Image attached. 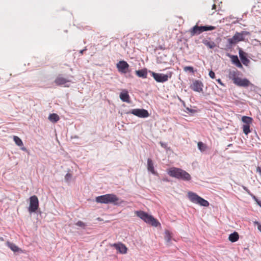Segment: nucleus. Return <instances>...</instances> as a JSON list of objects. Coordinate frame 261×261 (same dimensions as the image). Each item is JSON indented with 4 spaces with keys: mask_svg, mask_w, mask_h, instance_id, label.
<instances>
[{
    "mask_svg": "<svg viewBox=\"0 0 261 261\" xmlns=\"http://www.w3.org/2000/svg\"><path fill=\"white\" fill-rule=\"evenodd\" d=\"M168 174L171 177L184 181H189L191 175L186 171L178 168L172 167L168 170Z\"/></svg>",
    "mask_w": 261,
    "mask_h": 261,
    "instance_id": "1",
    "label": "nucleus"
},
{
    "mask_svg": "<svg viewBox=\"0 0 261 261\" xmlns=\"http://www.w3.org/2000/svg\"><path fill=\"white\" fill-rule=\"evenodd\" d=\"M119 201L120 199L114 194H107L97 196L95 198V201L97 203L103 204L118 205L121 203Z\"/></svg>",
    "mask_w": 261,
    "mask_h": 261,
    "instance_id": "2",
    "label": "nucleus"
},
{
    "mask_svg": "<svg viewBox=\"0 0 261 261\" xmlns=\"http://www.w3.org/2000/svg\"><path fill=\"white\" fill-rule=\"evenodd\" d=\"M136 214L138 217L144 221L146 223L153 226L157 227L158 225H161L159 222L153 217L143 211H137Z\"/></svg>",
    "mask_w": 261,
    "mask_h": 261,
    "instance_id": "3",
    "label": "nucleus"
},
{
    "mask_svg": "<svg viewBox=\"0 0 261 261\" xmlns=\"http://www.w3.org/2000/svg\"><path fill=\"white\" fill-rule=\"evenodd\" d=\"M188 197L189 200L194 203L205 207L209 205V202L207 200L204 199L194 192H189Z\"/></svg>",
    "mask_w": 261,
    "mask_h": 261,
    "instance_id": "4",
    "label": "nucleus"
},
{
    "mask_svg": "<svg viewBox=\"0 0 261 261\" xmlns=\"http://www.w3.org/2000/svg\"><path fill=\"white\" fill-rule=\"evenodd\" d=\"M248 34L249 33L246 31H242L241 33H236L232 38L227 39L228 44L227 46L228 47H230L233 44H235L241 41H243L244 40L245 35Z\"/></svg>",
    "mask_w": 261,
    "mask_h": 261,
    "instance_id": "5",
    "label": "nucleus"
},
{
    "mask_svg": "<svg viewBox=\"0 0 261 261\" xmlns=\"http://www.w3.org/2000/svg\"><path fill=\"white\" fill-rule=\"evenodd\" d=\"M151 76L153 77L154 80L158 83H165L168 81L169 78L172 76V73L169 72L167 74L158 73L153 71H149Z\"/></svg>",
    "mask_w": 261,
    "mask_h": 261,
    "instance_id": "6",
    "label": "nucleus"
},
{
    "mask_svg": "<svg viewBox=\"0 0 261 261\" xmlns=\"http://www.w3.org/2000/svg\"><path fill=\"white\" fill-rule=\"evenodd\" d=\"M39 207V200L37 197L35 195L30 197V205L28 207V211L30 213L35 212Z\"/></svg>",
    "mask_w": 261,
    "mask_h": 261,
    "instance_id": "7",
    "label": "nucleus"
},
{
    "mask_svg": "<svg viewBox=\"0 0 261 261\" xmlns=\"http://www.w3.org/2000/svg\"><path fill=\"white\" fill-rule=\"evenodd\" d=\"M233 83L240 87H247L250 86H253V85L247 79H241L239 77L233 78Z\"/></svg>",
    "mask_w": 261,
    "mask_h": 261,
    "instance_id": "8",
    "label": "nucleus"
},
{
    "mask_svg": "<svg viewBox=\"0 0 261 261\" xmlns=\"http://www.w3.org/2000/svg\"><path fill=\"white\" fill-rule=\"evenodd\" d=\"M127 114H132L140 118H147L149 116L148 111L143 109H135L128 112Z\"/></svg>",
    "mask_w": 261,
    "mask_h": 261,
    "instance_id": "9",
    "label": "nucleus"
},
{
    "mask_svg": "<svg viewBox=\"0 0 261 261\" xmlns=\"http://www.w3.org/2000/svg\"><path fill=\"white\" fill-rule=\"evenodd\" d=\"M71 82V80L63 77L61 75H59L55 80V83L56 85L59 86H61L63 85H65V87H69V85L66 84L68 83Z\"/></svg>",
    "mask_w": 261,
    "mask_h": 261,
    "instance_id": "10",
    "label": "nucleus"
},
{
    "mask_svg": "<svg viewBox=\"0 0 261 261\" xmlns=\"http://www.w3.org/2000/svg\"><path fill=\"white\" fill-rule=\"evenodd\" d=\"M117 67L119 72L125 73L127 72L129 65L126 61H121L117 64Z\"/></svg>",
    "mask_w": 261,
    "mask_h": 261,
    "instance_id": "11",
    "label": "nucleus"
},
{
    "mask_svg": "<svg viewBox=\"0 0 261 261\" xmlns=\"http://www.w3.org/2000/svg\"><path fill=\"white\" fill-rule=\"evenodd\" d=\"M203 83L199 80H195L191 86V89L196 92H200L202 91Z\"/></svg>",
    "mask_w": 261,
    "mask_h": 261,
    "instance_id": "12",
    "label": "nucleus"
},
{
    "mask_svg": "<svg viewBox=\"0 0 261 261\" xmlns=\"http://www.w3.org/2000/svg\"><path fill=\"white\" fill-rule=\"evenodd\" d=\"M239 54L242 63L244 65L247 66L250 62V60L246 57V53L241 49H240Z\"/></svg>",
    "mask_w": 261,
    "mask_h": 261,
    "instance_id": "13",
    "label": "nucleus"
},
{
    "mask_svg": "<svg viewBox=\"0 0 261 261\" xmlns=\"http://www.w3.org/2000/svg\"><path fill=\"white\" fill-rule=\"evenodd\" d=\"M201 26H198L197 25H195L192 28H191L189 32L192 36H194L195 35H199L202 33Z\"/></svg>",
    "mask_w": 261,
    "mask_h": 261,
    "instance_id": "14",
    "label": "nucleus"
},
{
    "mask_svg": "<svg viewBox=\"0 0 261 261\" xmlns=\"http://www.w3.org/2000/svg\"><path fill=\"white\" fill-rule=\"evenodd\" d=\"M113 246L120 253L125 254L127 252L126 247L122 243L114 244Z\"/></svg>",
    "mask_w": 261,
    "mask_h": 261,
    "instance_id": "15",
    "label": "nucleus"
},
{
    "mask_svg": "<svg viewBox=\"0 0 261 261\" xmlns=\"http://www.w3.org/2000/svg\"><path fill=\"white\" fill-rule=\"evenodd\" d=\"M232 62L238 67L242 68L243 66L240 62L237 56L232 55L230 56Z\"/></svg>",
    "mask_w": 261,
    "mask_h": 261,
    "instance_id": "16",
    "label": "nucleus"
},
{
    "mask_svg": "<svg viewBox=\"0 0 261 261\" xmlns=\"http://www.w3.org/2000/svg\"><path fill=\"white\" fill-rule=\"evenodd\" d=\"M147 169L153 174L156 175L157 173L154 170L153 162L150 159L147 160Z\"/></svg>",
    "mask_w": 261,
    "mask_h": 261,
    "instance_id": "17",
    "label": "nucleus"
},
{
    "mask_svg": "<svg viewBox=\"0 0 261 261\" xmlns=\"http://www.w3.org/2000/svg\"><path fill=\"white\" fill-rule=\"evenodd\" d=\"M120 98L122 101L129 102V96L127 91H125L123 92H121L120 94Z\"/></svg>",
    "mask_w": 261,
    "mask_h": 261,
    "instance_id": "18",
    "label": "nucleus"
},
{
    "mask_svg": "<svg viewBox=\"0 0 261 261\" xmlns=\"http://www.w3.org/2000/svg\"><path fill=\"white\" fill-rule=\"evenodd\" d=\"M136 73L139 77L145 79L147 77V70L145 68L139 70H136Z\"/></svg>",
    "mask_w": 261,
    "mask_h": 261,
    "instance_id": "19",
    "label": "nucleus"
},
{
    "mask_svg": "<svg viewBox=\"0 0 261 261\" xmlns=\"http://www.w3.org/2000/svg\"><path fill=\"white\" fill-rule=\"evenodd\" d=\"M239 238V234L237 232H233L229 236V240L231 242H235L238 240Z\"/></svg>",
    "mask_w": 261,
    "mask_h": 261,
    "instance_id": "20",
    "label": "nucleus"
},
{
    "mask_svg": "<svg viewBox=\"0 0 261 261\" xmlns=\"http://www.w3.org/2000/svg\"><path fill=\"white\" fill-rule=\"evenodd\" d=\"M7 245L14 252L21 250L15 244L10 242H7Z\"/></svg>",
    "mask_w": 261,
    "mask_h": 261,
    "instance_id": "21",
    "label": "nucleus"
},
{
    "mask_svg": "<svg viewBox=\"0 0 261 261\" xmlns=\"http://www.w3.org/2000/svg\"><path fill=\"white\" fill-rule=\"evenodd\" d=\"M242 121L245 123L244 125H250L252 123L253 119L251 117L244 116L242 117Z\"/></svg>",
    "mask_w": 261,
    "mask_h": 261,
    "instance_id": "22",
    "label": "nucleus"
},
{
    "mask_svg": "<svg viewBox=\"0 0 261 261\" xmlns=\"http://www.w3.org/2000/svg\"><path fill=\"white\" fill-rule=\"evenodd\" d=\"M48 119L53 123L57 122L59 120V116L55 114H51L49 115L48 117Z\"/></svg>",
    "mask_w": 261,
    "mask_h": 261,
    "instance_id": "23",
    "label": "nucleus"
},
{
    "mask_svg": "<svg viewBox=\"0 0 261 261\" xmlns=\"http://www.w3.org/2000/svg\"><path fill=\"white\" fill-rule=\"evenodd\" d=\"M203 43L210 48H214L216 46V44L213 41H209L206 40H203Z\"/></svg>",
    "mask_w": 261,
    "mask_h": 261,
    "instance_id": "24",
    "label": "nucleus"
},
{
    "mask_svg": "<svg viewBox=\"0 0 261 261\" xmlns=\"http://www.w3.org/2000/svg\"><path fill=\"white\" fill-rule=\"evenodd\" d=\"M13 140L15 142V143H16V144L17 145H18V146H23V142H22V140H21V139L19 138L18 137L14 136L13 137Z\"/></svg>",
    "mask_w": 261,
    "mask_h": 261,
    "instance_id": "25",
    "label": "nucleus"
},
{
    "mask_svg": "<svg viewBox=\"0 0 261 261\" xmlns=\"http://www.w3.org/2000/svg\"><path fill=\"white\" fill-rule=\"evenodd\" d=\"M201 27L202 32L205 31H212L216 29L215 27L212 25L201 26Z\"/></svg>",
    "mask_w": 261,
    "mask_h": 261,
    "instance_id": "26",
    "label": "nucleus"
},
{
    "mask_svg": "<svg viewBox=\"0 0 261 261\" xmlns=\"http://www.w3.org/2000/svg\"><path fill=\"white\" fill-rule=\"evenodd\" d=\"M198 148L201 152L204 151L206 149V146L202 142H199L197 144Z\"/></svg>",
    "mask_w": 261,
    "mask_h": 261,
    "instance_id": "27",
    "label": "nucleus"
},
{
    "mask_svg": "<svg viewBox=\"0 0 261 261\" xmlns=\"http://www.w3.org/2000/svg\"><path fill=\"white\" fill-rule=\"evenodd\" d=\"M243 130L244 133L247 135L250 132V125H243Z\"/></svg>",
    "mask_w": 261,
    "mask_h": 261,
    "instance_id": "28",
    "label": "nucleus"
},
{
    "mask_svg": "<svg viewBox=\"0 0 261 261\" xmlns=\"http://www.w3.org/2000/svg\"><path fill=\"white\" fill-rule=\"evenodd\" d=\"M165 239L167 243H169L171 239V236L170 235V233L168 230H166L165 231Z\"/></svg>",
    "mask_w": 261,
    "mask_h": 261,
    "instance_id": "29",
    "label": "nucleus"
},
{
    "mask_svg": "<svg viewBox=\"0 0 261 261\" xmlns=\"http://www.w3.org/2000/svg\"><path fill=\"white\" fill-rule=\"evenodd\" d=\"M75 225L82 228H85L86 227V226H87V225L85 223H84L83 222H82L81 221H77L75 223Z\"/></svg>",
    "mask_w": 261,
    "mask_h": 261,
    "instance_id": "30",
    "label": "nucleus"
},
{
    "mask_svg": "<svg viewBox=\"0 0 261 261\" xmlns=\"http://www.w3.org/2000/svg\"><path fill=\"white\" fill-rule=\"evenodd\" d=\"M184 71H189L191 72H194V69L191 66H186L184 67Z\"/></svg>",
    "mask_w": 261,
    "mask_h": 261,
    "instance_id": "31",
    "label": "nucleus"
},
{
    "mask_svg": "<svg viewBox=\"0 0 261 261\" xmlns=\"http://www.w3.org/2000/svg\"><path fill=\"white\" fill-rule=\"evenodd\" d=\"M71 177H72L71 174L69 173H68L66 174V175L65 176V179L66 180V181H68L69 180H70Z\"/></svg>",
    "mask_w": 261,
    "mask_h": 261,
    "instance_id": "32",
    "label": "nucleus"
},
{
    "mask_svg": "<svg viewBox=\"0 0 261 261\" xmlns=\"http://www.w3.org/2000/svg\"><path fill=\"white\" fill-rule=\"evenodd\" d=\"M208 74H209V76H210V77L212 79H214L215 77V73L212 70H211L209 72Z\"/></svg>",
    "mask_w": 261,
    "mask_h": 261,
    "instance_id": "33",
    "label": "nucleus"
},
{
    "mask_svg": "<svg viewBox=\"0 0 261 261\" xmlns=\"http://www.w3.org/2000/svg\"><path fill=\"white\" fill-rule=\"evenodd\" d=\"M230 77L232 79L233 81V78L236 76V73L235 71H233L232 72L230 73Z\"/></svg>",
    "mask_w": 261,
    "mask_h": 261,
    "instance_id": "34",
    "label": "nucleus"
},
{
    "mask_svg": "<svg viewBox=\"0 0 261 261\" xmlns=\"http://www.w3.org/2000/svg\"><path fill=\"white\" fill-rule=\"evenodd\" d=\"M186 110L188 111L190 113H194L196 112L195 110L189 108H186Z\"/></svg>",
    "mask_w": 261,
    "mask_h": 261,
    "instance_id": "35",
    "label": "nucleus"
},
{
    "mask_svg": "<svg viewBox=\"0 0 261 261\" xmlns=\"http://www.w3.org/2000/svg\"><path fill=\"white\" fill-rule=\"evenodd\" d=\"M242 188L248 193V195L250 194L251 192L250 191V190H248V189L247 187L243 186Z\"/></svg>",
    "mask_w": 261,
    "mask_h": 261,
    "instance_id": "36",
    "label": "nucleus"
},
{
    "mask_svg": "<svg viewBox=\"0 0 261 261\" xmlns=\"http://www.w3.org/2000/svg\"><path fill=\"white\" fill-rule=\"evenodd\" d=\"M250 196L252 197V198L256 202L258 199L257 198V197L254 195L252 193L249 194Z\"/></svg>",
    "mask_w": 261,
    "mask_h": 261,
    "instance_id": "37",
    "label": "nucleus"
},
{
    "mask_svg": "<svg viewBox=\"0 0 261 261\" xmlns=\"http://www.w3.org/2000/svg\"><path fill=\"white\" fill-rule=\"evenodd\" d=\"M160 144L164 148H166L167 147L166 143H163L162 142H160Z\"/></svg>",
    "mask_w": 261,
    "mask_h": 261,
    "instance_id": "38",
    "label": "nucleus"
},
{
    "mask_svg": "<svg viewBox=\"0 0 261 261\" xmlns=\"http://www.w3.org/2000/svg\"><path fill=\"white\" fill-rule=\"evenodd\" d=\"M256 172L261 174V168L259 167H257L256 168Z\"/></svg>",
    "mask_w": 261,
    "mask_h": 261,
    "instance_id": "39",
    "label": "nucleus"
},
{
    "mask_svg": "<svg viewBox=\"0 0 261 261\" xmlns=\"http://www.w3.org/2000/svg\"><path fill=\"white\" fill-rule=\"evenodd\" d=\"M217 82L219 83L221 85H223V84L222 83V81L220 79H218L217 80Z\"/></svg>",
    "mask_w": 261,
    "mask_h": 261,
    "instance_id": "40",
    "label": "nucleus"
},
{
    "mask_svg": "<svg viewBox=\"0 0 261 261\" xmlns=\"http://www.w3.org/2000/svg\"><path fill=\"white\" fill-rule=\"evenodd\" d=\"M20 147H21L20 149H21L22 150H23V151H27V149L25 147H24V146H23V145L22 146H20Z\"/></svg>",
    "mask_w": 261,
    "mask_h": 261,
    "instance_id": "41",
    "label": "nucleus"
},
{
    "mask_svg": "<svg viewBox=\"0 0 261 261\" xmlns=\"http://www.w3.org/2000/svg\"><path fill=\"white\" fill-rule=\"evenodd\" d=\"M256 202L261 207V201L258 200Z\"/></svg>",
    "mask_w": 261,
    "mask_h": 261,
    "instance_id": "42",
    "label": "nucleus"
},
{
    "mask_svg": "<svg viewBox=\"0 0 261 261\" xmlns=\"http://www.w3.org/2000/svg\"><path fill=\"white\" fill-rule=\"evenodd\" d=\"M86 49H86V47H85V49H83V50H80V53L81 54H83L84 51L85 50H86Z\"/></svg>",
    "mask_w": 261,
    "mask_h": 261,
    "instance_id": "43",
    "label": "nucleus"
},
{
    "mask_svg": "<svg viewBox=\"0 0 261 261\" xmlns=\"http://www.w3.org/2000/svg\"><path fill=\"white\" fill-rule=\"evenodd\" d=\"M258 229L261 232V225L258 226Z\"/></svg>",
    "mask_w": 261,
    "mask_h": 261,
    "instance_id": "44",
    "label": "nucleus"
},
{
    "mask_svg": "<svg viewBox=\"0 0 261 261\" xmlns=\"http://www.w3.org/2000/svg\"><path fill=\"white\" fill-rule=\"evenodd\" d=\"M216 8V5L215 4H214L213 5V8H212V9L214 10V9H215Z\"/></svg>",
    "mask_w": 261,
    "mask_h": 261,
    "instance_id": "45",
    "label": "nucleus"
},
{
    "mask_svg": "<svg viewBox=\"0 0 261 261\" xmlns=\"http://www.w3.org/2000/svg\"><path fill=\"white\" fill-rule=\"evenodd\" d=\"M163 180H164V181H168V179H163Z\"/></svg>",
    "mask_w": 261,
    "mask_h": 261,
    "instance_id": "46",
    "label": "nucleus"
}]
</instances>
